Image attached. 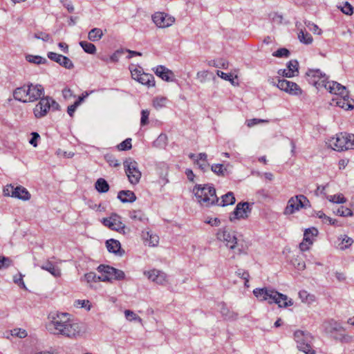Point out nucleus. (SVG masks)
<instances>
[{"instance_id": "1", "label": "nucleus", "mask_w": 354, "mask_h": 354, "mask_svg": "<svg viewBox=\"0 0 354 354\" xmlns=\"http://www.w3.org/2000/svg\"><path fill=\"white\" fill-rule=\"evenodd\" d=\"M47 330L52 334L75 339L80 335L82 329L79 323L71 319L67 313H56L49 317Z\"/></svg>"}, {"instance_id": "2", "label": "nucleus", "mask_w": 354, "mask_h": 354, "mask_svg": "<svg viewBox=\"0 0 354 354\" xmlns=\"http://www.w3.org/2000/svg\"><path fill=\"white\" fill-rule=\"evenodd\" d=\"M306 77L309 84L317 88H324L328 92H334L335 88L345 92L344 86L334 81H328V77L319 69H308L306 73Z\"/></svg>"}, {"instance_id": "3", "label": "nucleus", "mask_w": 354, "mask_h": 354, "mask_svg": "<svg viewBox=\"0 0 354 354\" xmlns=\"http://www.w3.org/2000/svg\"><path fill=\"white\" fill-rule=\"evenodd\" d=\"M254 295L260 301H268L269 304H277L280 308H286L293 305L292 299H288L286 295L279 293L272 288H255Z\"/></svg>"}, {"instance_id": "4", "label": "nucleus", "mask_w": 354, "mask_h": 354, "mask_svg": "<svg viewBox=\"0 0 354 354\" xmlns=\"http://www.w3.org/2000/svg\"><path fill=\"white\" fill-rule=\"evenodd\" d=\"M193 192L201 206L208 207L218 202L216 189L212 185H196L193 189Z\"/></svg>"}, {"instance_id": "5", "label": "nucleus", "mask_w": 354, "mask_h": 354, "mask_svg": "<svg viewBox=\"0 0 354 354\" xmlns=\"http://www.w3.org/2000/svg\"><path fill=\"white\" fill-rule=\"evenodd\" d=\"M326 144L337 151L353 149L354 147V134L340 133L329 138Z\"/></svg>"}, {"instance_id": "6", "label": "nucleus", "mask_w": 354, "mask_h": 354, "mask_svg": "<svg viewBox=\"0 0 354 354\" xmlns=\"http://www.w3.org/2000/svg\"><path fill=\"white\" fill-rule=\"evenodd\" d=\"M59 104L52 97L48 96L41 97L33 109V113L35 118H41L46 116L50 109L57 111L59 110Z\"/></svg>"}, {"instance_id": "7", "label": "nucleus", "mask_w": 354, "mask_h": 354, "mask_svg": "<svg viewBox=\"0 0 354 354\" xmlns=\"http://www.w3.org/2000/svg\"><path fill=\"white\" fill-rule=\"evenodd\" d=\"M295 339L297 342V348L305 354H315L313 348V336L309 333L302 330H297L294 333Z\"/></svg>"}, {"instance_id": "8", "label": "nucleus", "mask_w": 354, "mask_h": 354, "mask_svg": "<svg viewBox=\"0 0 354 354\" xmlns=\"http://www.w3.org/2000/svg\"><path fill=\"white\" fill-rule=\"evenodd\" d=\"M310 206V203L306 196L300 194L291 197L284 209L283 214L290 215L299 211L301 208H306Z\"/></svg>"}, {"instance_id": "9", "label": "nucleus", "mask_w": 354, "mask_h": 354, "mask_svg": "<svg viewBox=\"0 0 354 354\" xmlns=\"http://www.w3.org/2000/svg\"><path fill=\"white\" fill-rule=\"evenodd\" d=\"M123 165L129 183L132 185H137L142 176L138 169V162L133 158H129L124 161Z\"/></svg>"}, {"instance_id": "10", "label": "nucleus", "mask_w": 354, "mask_h": 354, "mask_svg": "<svg viewBox=\"0 0 354 354\" xmlns=\"http://www.w3.org/2000/svg\"><path fill=\"white\" fill-rule=\"evenodd\" d=\"M3 193L6 196H10L22 201H28L31 197V194L28 189L21 185L17 187H14L12 185H7L3 189Z\"/></svg>"}, {"instance_id": "11", "label": "nucleus", "mask_w": 354, "mask_h": 354, "mask_svg": "<svg viewBox=\"0 0 354 354\" xmlns=\"http://www.w3.org/2000/svg\"><path fill=\"white\" fill-rule=\"evenodd\" d=\"M102 223L112 230L125 234V225L122 222L121 217L113 214L108 218H103Z\"/></svg>"}, {"instance_id": "12", "label": "nucleus", "mask_w": 354, "mask_h": 354, "mask_svg": "<svg viewBox=\"0 0 354 354\" xmlns=\"http://www.w3.org/2000/svg\"><path fill=\"white\" fill-rule=\"evenodd\" d=\"M277 87L280 90L292 95H300L302 94V89L295 82L286 80L277 79Z\"/></svg>"}, {"instance_id": "13", "label": "nucleus", "mask_w": 354, "mask_h": 354, "mask_svg": "<svg viewBox=\"0 0 354 354\" xmlns=\"http://www.w3.org/2000/svg\"><path fill=\"white\" fill-rule=\"evenodd\" d=\"M345 92L341 90L337 91L335 88L334 92H330L332 94L337 95L336 99H333V101H336V104L339 107H341L345 110H349L353 109V105L351 104V100L349 98L348 92L346 88L344 86Z\"/></svg>"}, {"instance_id": "14", "label": "nucleus", "mask_w": 354, "mask_h": 354, "mask_svg": "<svg viewBox=\"0 0 354 354\" xmlns=\"http://www.w3.org/2000/svg\"><path fill=\"white\" fill-rule=\"evenodd\" d=\"M217 239L225 243L231 250H234L237 245V239L234 232L226 229H221L217 233Z\"/></svg>"}, {"instance_id": "15", "label": "nucleus", "mask_w": 354, "mask_h": 354, "mask_svg": "<svg viewBox=\"0 0 354 354\" xmlns=\"http://www.w3.org/2000/svg\"><path fill=\"white\" fill-rule=\"evenodd\" d=\"M153 21L159 28H167L171 26L174 21V17L165 12H158L152 15Z\"/></svg>"}, {"instance_id": "16", "label": "nucleus", "mask_w": 354, "mask_h": 354, "mask_svg": "<svg viewBox=\"0 0 354 354\" xmlns=\"http://www.w3.org/2000/svg\"><path fill=\"white\" fill-rule=\"evenodd\" d=\"M249 206L250 205L247 202L238 203L234 212L230 216V221L248 218V213L250 212Z\"/></svg>"}, {"instance_id": "17", "label": "nucleus", "mask_w": 354, "mask_h": 354, "mask_svg": "<svg viewBox=\"0 0 354 354\" xmlns=\"http://www.w3.org/2000/svg\"><path fill=\"white\" fill-rule=\"evenodd\" d=\"M26 85L28 89L27 91L28 102L39 100L44 93V88L41 84H28Z\"/></svg>"}, {"instance_id": "18", "label": "nucleus", "mask_w": 354, "mask_h": 354, "mask_svg": "<svg viewBox=\"0 0 354 354\" xmlns=\"http://www.w3.org/2000/svg\"><path fill=\"white\" fill-rule=\"evenodd\" d=\"M47 56L50 60L58 63L60 66L66 69H72L74 68L72 61L66 56L53 52H49Z\"/></svg>"}, {"instance_id": "19", "label": "nucleus", "mask_w": 354, "mask_h": 354, "mask_svg": "<svg viewBox=\"0 0 354 354\" xmlns=\"http://www.w3.org/2000/svg\"><path fill=\"white\" fill-rule=\"evenodd\" d=\"M153 71L157 76L165 81L173 82L174 80L175 76L174 73L164 66H158Z\"/></svg>"}, {"instance_id": "20", "label": "nucleus", "mask_w": 354, "mask_h": 354, "mask_svg": "<svg viewBox=\"0 0 354 354\" xmlns=\"http://www.w3.org/2000/svg\"><path fill=\"white\" fill-rule=\"evenodd\" d=\"M322 327L326 333L329 334L331 336L335 332L342 330L341 324L335 321L334 319H328L324 321L322 325Z\"/></svg>"}, {"instance_id": "21", "label": "nucleus", "mask_w": 354, "mask_h": 354, "mask_svg": "<svg viewBox=\"0 0 354 354\" xmlns=\"http://www.w3.org/2000/svg\"><path fill=\"white\" fill-rule=\"evenodd\" d=\"M113 267L100 265L97 268V271L101 273V275L98 277V279L102 281L112 280L113 278Z\"/></svg>"}, {"instance_id": "22", "label": "nucleus", "mask_w": 354, "mask_h": 354, "mask_svg": "<svg viewBox=\"0 0 354 354\" xmlns=\"http://www.w3.org/2000/svg\"><path fill=\"white\" fill-rule=\"evenodd\" d=\"M106 246L109 252L114 253L118 256H122L124 251L121 249L120 243L115 239H109L106 241Z\"/></svg>"}, {"instance_id": "23", "label": "nucleus", "mask_w": 354, "mask_h": 354, "mask_svg": "<svg viewBox=\"0 0 354 354\" xmlns=\"http://www.w3.org/2000/svg\"><path fill=\"white\" fill-rule=\"evenodd\" d=\"M220 313L224 319L227 321H234L238 318V314L229 309L225 303L219 304Z\"/></svg>"}, {"instance_id": "24", "label": "nucleus", "mask_w": 354, "mask_h": 354, "mask_svg": "<svg viewBox=\"0 0 354 354\" xmlns=\"http://www.w3.org/2000/svg\"><path fill=\"white\" fill-rule=\"evenodd\" d=\"M28 91V88H26V85H24L21 87H18L15 88L13 91V97L15 100L26 103L28 102V94L27 91Z\"/></svg>"}, {"instance_id": "25", "label": "nucleus", "mask_w": 354, "mask_h": 354, "mask_svg": "<svg viewBox=\"0 0 354 354\" xmlns=\"http://www.w3.org/2000/svg\"><path fill=\"white\" fill-rule=\"evenodd\" d=\"M142 239L146 244L149 246H156L159 243V237L158 235L149 231H143L142 232Z\"/></svg>"}, {"instance_id": "26", "label": "nucleus", "mask_w": 354, "mask_h": 354, "mask_svg": "<svg viewBox=\"0 0 354 354\" xmlns=\"http://www.w3.org/2000/svg\"><path fill=\"white\" fill-rule=\"evenodd\" d=\"M118 198L122 203H133L136 200V194L130 190H122L118 194Z\"/></svg>"}, {"instance_id": "27", "label": "nucleus", "mask_w": 354, "mask_h": 354, "mask_svg": "<svg viewBox=\"0 0 354 354\" xmlns=\"http://www.w3.org/2000/svg\"><path fill=\"white\" fill-rule=\"evenodd\" d=\"M235 203V197L232 192H230L223 196H222L221 199L218 198V202L216 203V205L218 206H227L229 205H232Z\"/></svg>"}, {"instance_id": "28", "label": "nucleus", "mask_w": 354, "mask_h": 354, "mask_svg": "<svg viewBox=\"0 0 354 354\" xmlns=\"http://www.w3.org/2000/svg\"><path fill=\"white\" fill-rule=\"evenodd\" d=\"M42 270L49 272L52 275L55 277L61 275L60 269L55 266L51 261H47L44 265L41 266Z\"/></svg>"}, {"instance_id": "29", "label": "nucleus", "mask_w": 354, "mask_h": 354, "mask_svg": "<svg viewBox=\"0 0 354 354\" xmlns=\"http://www.w3.org/2000/svg\"><path fill=\"white\" fill-rule=\"evenodd\" d=\"M332 337L342 343H349L352 342L353 337L345 333L344 328L342 326V330L335 332Z\"/></svg>"}, {"instance_id": "30", "label": "nucleus", "mask_w": 354, "mask_h": 354, "mask_svg": "<svg viewBox=\"0 0 354 354\" xmlns=\"http://www.w3.org/2000/svg\"><path fill=\"white\" fill-rule=\"evenodd\" d=\"M129 216L133 221L142 223H145L148 220L144 212L140 209L129 211Z\"/></svg>"}, {"instance_id": "31", "label": "nucleus", "mask_w": 354, "mask_h": 354, "mask_svg": "<svg viewBox=\"0 0 354 354\" xmlns=\"http://www.w3.org/2000/svg\"><path fill=\"white\" fill-rule=\"evenodd\" d=\"M138 82L149 87L155 86V79L151 74L142 73L139 77Z\"/></svg>"}, {"instance_id": "32", "label": "nucleus", "mask_w": 354, "mask_h": 354, "mask_svg": "<svg viewBox=\"0 0 354 354\" xmlns=\"http://www.w3.org/2000/svg\"><path fill=\"white\" fill-rule=\"evenodd\" d=\"M298 38L299 41L304 44H310L313 41L312 35L305 29H301L298 32Z\"/></svg>"}, {"instance_id": "33", "label": "nucleus", "mask_w": 354, "mask_h": 354, "mask_svg": "<svg viewBox=\"0 0 354 354\" xmlns=\"http://www.w3.org/2000/svg\"><path fill=\"white\" fill-rule=\"evenodd\" d=\"M318 234V230L315 227L306 229L304 234V239L306 242L313 243L314 238Z\"/></svg>"}, {"instance_id": "34", "label": "nucleus", "mask_w": 354, "mask_h": 354, "mask_svg": "<svg viewBox=\"0 0 354 354\" xmlns=\"http://www.w3.org/2000/svg\"><path fill=\"white\" fill-rule=\"evenodd\" d=\"M88 94L87 93L82 94V95L80 96L78 100L73 104L68 106L67 113L71 117L73 116V114L75 112L77 106L80 105V104L84 101V98L88 96Z\"/></svg>"}, {"instance_id": "35", "label": "nucleus", "mask_w": 354, "mask_h": 354, "mask_svg": "<svg viewBox=\"0 0 354 354\" xmlns=\"http://www.w3.org/2000/svg\"><path fill=\"white\" fill-rule=\"evenodd\" d=\"M102 30L100 28H95L89 31L88 38L90 41H97L102 37Z\"/></svg>"}, {"instance_id": "36", "label": "nucleus", "mask_w": 354, "mask_h": 354, "mask_svg": "<svg viewBox=\"0 0 354 354\" xmlns=\"http://www.w3.org/2000/svg\"><path fill=\"white\" fill-rule=\"evenodd\" d=\"M95 189L100 193H106L109 189L108 183L104 178H99L95 184Z\"/></svg>"}, {"instance_id": "37", "label": "nucleus", "mask_w": 354, "mask_h": 354, "mask_svg": "<svg viewBox=\"0 0 354 354\" xmlns=\"http://www.w3.org/2000/svg\"><path fill=\"white\" fill-rule=\"evenodd\" d=\"M299 297L302 302L311 304L315 300V297L313 295L309 294L306 290H300L299 292Z\"/></svg>"}, {"instance_id": "38", "label": "nucleus", "mask_w": 354, "mask_h": 354, "mask_svg": "<svg viewBox=\"0 0 354 354\" xmlns=\"http://www.w3.org/2000/svg\"><path fill=\"white\" fill-rule=\"evenodd\" d=\"M326 198L331 203L343 204L346 202V198L342 194H338L335 195H327Z\"/></svg>"}, {"instance_id": "39", "label": "nucleus", "mask_w": 354, "mask_h": 354, "mask_svg": "<svg viewBox=\"0 0 354 354\" xmlns=\"http://www.w3.org/2000/svg\"><path fill=\"white\" fill-rule=\"evenodd\" d=\"M211 170L218 176H225L227 174V169L222 164L212 165Z\"/></svg>"}, {"instance_id": "40", "label": "nucleus", "mask_w": 354, "mask_h": 354, "mask_svg": "<svg viewBox=\"0 0 354 354\" xmlns=\"http://www.w3.org/2000/svg\"><path fill=\"white\" fill-rule=\"evenodd\" d=\"M80 45L83 48V50L88 53V54H95L96 52V47L94 44L86 41H82L80 42Z\"/></svg>"}, {"instance_id": "41", "label": "nucleus", "mask_w": 354, "mask_h": 354, "mask_svg": "<svg viewBox=\"0 0 354 354\" xmlns=\"http://www.w3.org/2000/svg\"><path fill=\"white\" fill-rule=\"evenodd\" d=\"M26 59L27 62L30 63H33L36 64H45L47 60L46 58L42 57L39 55H28L26 56Z\"/></svg>"}, {"instance_id": "42", "label": "nucleus", "mask_w": 354, "mask_h": 354, "mask_svg": "<svg viewBox=\"0 0 354 354\" xmlns=\"http://www.w3.org/2000/svg\"><path fill=\"white\" fill-rule=\"evenodd\" d=\"M168 100L165 97H156L153 100V106L155 109H159L166 106Z\"/></svg>"}, {"instance_id": "43", "label": "nucleus", "mask_w": 354, "mask_h": 354, "mask_svg": "<svg viewBox=\"0 0 354 354\" xmlns=\"http://www.w3.org/2000/svg\"><path fill=\"white\" fill-rule=\"evenodd\" d=\"M353 243V240L348 237L346 235H344L342 237V241L339 244V248L340 250H344L348 248L349 246H351Z\"/></svg>"}, {"instance_id": "44", "label": "nucleus", "mask_w": 354, "mask_h": 354, "mask_svg": "<svg viewBox=\"0 0 354 354\" xmlns=\"http://www.w3.org/2000/svg\"><path fill=\"white\" fill-rule=\"evenodd\" d=\"M157 274L155 283L159 285H165L167 280V274L159 270V271H154L153 274Z\"/></svg>"}, {"instance_id": "45", "label": "nucleus", "mask_w": 354, "mask_h": 354, "mask_svg": "<svg viewBox=\"0 0 354 354\" xmlns=\"http://www.w3.org/2000/svg\"><path fill=\"white\" fill-rule=\"evenodd\" d=\"M298 67L299 63L297 60H290L287 64L286 71L292 72L293 76H295L296 73H298Z\"/></svg>"}, {"instance_id": "46", "label": "nucleus", "mask_w": 354, "mask_h": 354, "mask_svg": "<svg viewBox=\"0 0 354 354\" xmlns=\"http://www.w3.org/2000/svg\"><path fill=\"white\" fill-rule=\"evenodd\" d=\"M336 214L340 216L347 217L352 216L353 215V212L351 209L341 206L337 209Z\"/></svg>"}, {"instance_id": "47", "label": "nucleus", "mask_w": 354, "mask_h": 354, "mask_svg": "<svg viewBox=\"0 0 354 354\" xmlns=\"http://www.w3.org/2000/svg\"><path fill=\"white\" fill-rule=\"evenodd\" d=\"M131 147H132V145H131V138H127L123 142H122L121 143H120L119 145H117V149L119 151L129 150L131 149Z\"/></svg>"}, {"instance_id": "48", "label": "nucleus", "mask_w": 354, "mask_h": 354, "mask_svg": "<svg viewBox=\"0 0 354 354\" xmlns=\"http://www.w3.org/2000/svg\"><path fill=\"white\" fill-rule=\"evenodd\" d=\"M10 334L12 336L17 337L19 338H25L28 333L26 330L22 328H14L10 330Z\"/></svg>"}, {"instance_id": "49", "label": "nucleus", "mask_w": 354, "mask_h": 354, "mask_svg": "<svg viewBox=\"0 0 354 354\" xmlns=\"http://www.w3.org/2000/svg\"><path fill=\"white\" fill-rule=\"evenodd\" d=\"M75 306L80 308H84L87 310H90L91 308V302L87 299H78L75 301Z\"/></svg>"}, {"instance_id": "50", "label": "nucleus", "mask_w": 354, "mask_h": 354, "mask_svg": "<svg viewBox=\"0 0 354 354\" xmlns=\"http://www.w3.org/2000/svg\"><path fill=\"white\" fill-rule=\"evenodd\" d=\"M125 317L129 321H138L139 322H142V319L138 316L134 312L130 310H126L124 311Z\"/></svg>"}, {"instance_id": "51", "label": "nucleus", "mask_w": 354, "mask_h": 354, "mask_svg": "<svg viewBox=\"0 0 354 354\" xmlns=\"http://www.w3.org/2000/svg\"><path fill=\"white\" fill-rule=\"evenodd\" d=\"M272 55L277 57H288L290 55V51L287 48H281L274 51L272 53Z\"/></svg>"}, {"instance_id": "52", "label": "nucleus", "mask_w": 354, "mask_h": 354, "mask_svg": "<svg viewBox=\"0 0 354 354\" xmlns=\"http://www.w3.org/2000/svg\"><path fill=\"white\" fill-rule=\"evenodd\" d=\"M105 159L111 167H117L120 166L119 161L113 155L105 156Z\"/></svg>"}, {"instance_id": "53", "label": "nucleus", "mask_w": 354, "mask_h": 354, "mask_svg": "<svg viewBox=\"0 0 354 354\" xmlns=\"http://www.w3.org/2000/svg\"><path fill=\"white\" fill-rule=\"evenodd\" d=\"M149 111L142 110L141 111L140 125L145 126L149 123Z\"/></svg>"}, {"instance_id": "54", "label": "nucleus", "mask_w": 354, "mask_h": 354, "mask_svg": "<svg viewBox=\"0 0 354 354\" xmlns=\"http://www.w3.org/2000/svg\"><path fill=\"white\" fill-rule=\"evenodd\" d=\"M130 71H131L132 77L138 82L139 77L141 76V75L143 73L142 69L141 68H138L135 67L134 68H133L132 67H131Z\"/></svg>"}, {"instance_id": "55", "label": "nucleus", "mask_w": 354, "mask_h": 354, "mask_svg": "<svg viewBox=\"0 0 354 354\" xmlns=\"http://www.w3.org/2000/svg\"><path fill=\"white\" fill-rule=\"evenodd\" d=\"M33 37L35 39H41L44 41H48L50 39V35L44 32H36L34 34Z\"/></svg>"}, {"instance_id": "56", "label": "nucleus", "mask_w": 354, "mask_h": 354, "mask_svg": "<svg viewBox=\"0 0 354 354\" xmlns=\"http://www.w3.org/2000/svg\"><path fill=\"white\" fill-rule=\"evenodd\" d=\"M268 122H269V120H268L254 118V119L247 120V125L249 127H252L257 125L258 124H260V123H268Z\"/></svg>"}, {"instance_id": "57", "label": "nucleus", "mask_w": 354, "mask_h": 354, "mask_svg": "<svg viewBox=\"0 0 354 354\" xmlns=\"http://www.w3.org/2000/svg\"><path fill=\"white\" fill-rule=\"evenodd\" d=\"M313 216H315L319 218L322 219V221L325 223H326L327 221H331V218L326 216L322 211H315L313 214Z\"/></svg>"}, {"instance_id": "58", "label": "nucleus", "mask_w": 354, "mask_h": 354, "mask_svg": "<svg viewBox=\"0 0 354 354\" xmlns=\"http://www.w3.org/2000/svg\"><path fill=\"white\" fill-rule=\"evenodd\" d=\"M341 10L347 15H351L353 13V8L348 2H346L344 6L341 8Z\"/></svg>"}, {"instance_id": "59", "label": "nucleus", "mask_w": 354, "mask_h": 354, "mask_svg": "<svg viewBox=\"0 0 354 354\" xmlns=\"http://www.w3.org/2000/svg\"><path fill=\"white\" fill-rule=\"evenodd\" d=\"M123 51L122 50H118L115 53H113L111 56H109V60L111 63H116L119 61V58L122 54Z\"/></svg>"}, {"instance_id": "60", "label": "nucleus", "mask_w": 354, "mask_h": 354, "mask_svg": "<svg viewBox=\"0 0 354 354\" xmlns=\"http://www.w3.org/2000/svg\"><path fill=\"white\" fill-rule=\"evenodd\" d=\"M236 273L237 276H239L241 279H243L245 281H246V283H249L250 274H249V272L248 271L242 270V269H239L236 272Z\"/></svg>"}, {"instance_id": "61", "label": "nucleus", "mask_w": 354, "mask_h": 354, "mask_svg": "<svg viewBox=\"0 0 354 354\" xmlns=\"http://www.w3.org/2000/svg\"><path fill=\"white\" fill-rule=\"evenodd\" d=\"M125 277V274L122 270L114 268L113 270V278L115 280H122Z\"/></svg>"}, {"instance_id": "62", "label": "nucleus", "mask_w": 354, "mask_h": 354, "mask_svg": "<svg viewBox=\"0 0 354 354\" xmlns=\"http://www.w3.org/2000/svg\"><path fill=\"white\" fill-rule=\"evenodd\" d=\"M11 263V260L5 257H0V269L3 268H8Z\"/></svg>"}, {"instance_id": "63", "label": "nucleus", "mask_w": 354, "mask_h": 354, "mask_svg": "<svg viewBox=\"0 0 354 354\" xmlns=\"http://www.w3.org/2000/svg\"><path fill=\"white\" fill-rule=\"evenodd\" d=\"M306 26H308L310 30H312L314 33L320 35L322 33V30L319 28V27L315 24H311L310 22H308V24L305 23Z\"/></svg>"}, {"instance_id": "64", "label": "nucleus", "mask_w": 354, "mask_h": 354, "mask_svg": "<svg viewBox=\"0 0 354 354\" xmlns=\"http://www.w3.org/2000/svg\"><path fill=\"white\" fill-rule=\"evenodd\" d=\"M216 74L218 77H221L222 79H223L225 80L233 81L232 74L225 73L221 71H217Z\"/></svg>"}]
</instances>
